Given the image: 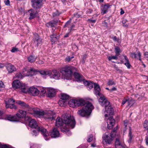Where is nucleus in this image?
Returning <instances> with one entry per match:
<instances>
[{"mask_svg": "<svg viewBox=\"0 0 148 148\" xmlns=\"http://www.w3.org/2000/svg\"><path fill=\"white\" fill-rule=\"evenodd\" d=\"M67 102V101L65 100H64L60 98V99L58 101V104L61 106H64Z\"/></svg>", "mask_w": 148, "mask_h": 148, "instance_id": "nucleus-27", "label": "nucleus"}, {"mask_svg": "<svg viewBox=\"0 0 148 148\" xmlns=\"http://www.w3.org/2000/svg\"><path fill=\"white\" fill-rule=\"evenodd\" d=\"M12 87L14 89L20 88L21 91L23 93H27L28 90L27 87L25 84L21 83L19 80H15L12 84Z\"/></svg>", "mask_w": 148, "mask_h": 148, "instance_id": "nucleus-8", "label": "nucleus"}, {"mask_svg": "<svg viewBox=\"0 0 148 148\" xmlns=\"http://www.w3.org/2000/svg\"><path fill=\"white\" fill-rule=\"evenodd\" d=\"M95 84V83H94L92 82H89L88 86L90 88H93V86H94V84Z\"/></svg>", "mask_w": 148, "mask_h": 148, "instance_id": "nucleus-46", "label": "nucleus"}, {"mask_svg": "<svg viewBox=\"0 0 148 148\" xmlns=\"http://www.w3.org/2000/svg\"><path fill=\"white\" fill-rule=\"evenodd\" d=\"M130 56L132 58H136V54L135 53L132 52L130 53Z\"/></svg>", "mask_w": 148, "mask_h": 148, "instance_id": "nucleus-45", "label": "nucleus"}, {"mask_svg": "<svg viewBox=\"0 0 148 148\" xmlns=\"http://www.w3.org/2000/svg\"><path fill=\"white\" fill-rule=\"evenodd\" d=\"M42 77L44 78H46L49 77L51 79H60V75H41Z\"/></svg>", "mask_w": 148, "mask_h": 148, "instance_id": "nucleus-19", "label": "nucleus"}, {"mask_svg": "<svg viewBox=\"0 0 148 148\" xmlns=\"http://www.w3.org/2000/svg\"><path fill=\"white\" fill-rule=\"evenodd\" d=\"M105 107L106 112L108 114H106L105 115L106 119L107 127L108 129L110 130L112 128L114 124L115 120L112 117H110L107 119V117H108V115H110L113 113V109L110 106H108V105Z\"/></svg>", "mask_w": 148, "mask_h": 148, "instance_id": "nucleus-4", "label": "nucleus"}, {"mask_svg": "<svg viewBox=\"0 0 148 148\" xmlns=\"http://www.w3.org/2000/svg\"><path fill=\"white\" fill-rule=\"evenodd\" d=\"M4 3L5 5L7 6H10V1L9 0H5L4 1Z\"/></svg>", "mask_w": 148, "mask_h": 148, "instance_id": "nucleus-55", "label": "nucleus"}, {"mask_svg": "<svg viewBox=\"0 0 148 148\" xmlns=\"http://www.w3.org/2000/svg\"><path fill=\"white\" fill-rule=\"evenodd\" d=\"M36 57L35 56L31 55L27 58V59L28 61L30 63H33L35 62L36 61Z\"/></svg>", "mask_w": 148, "mask_h": 148, "instance_id": "nucleus-26", "label": "nucleus"}, {"mask_svg": "<svg viewBox=\"0 0 148 148\" xmlns=\"http://www.w3.org/2000/svg\"><path fill=\"white\" fill-rule=\"evenodd\" d=\"M112 38L114 41H117V42H119V38H117L116 36H112Z\"/></svg>", "mask_w": 148, "mask_h": 148, "instance_id": "nucleus-53", "label": "nucleus"}, {"mask_svg": "<svg viewBox=\"0 0 148 148\" xmlns=\"http://www.w3.org/2000/svg\"><path fill=\"white\" fill-rule=\"evenodd\" d=\"M35 36V38L36 41H37L38 44L39 45L42 43V39L39 38V36L38 34H36Z\"/></svg>", "mask_w": 148, "mask_h": 148, "instance_id": "nucleus-30", "label": "nucleus"}, {"mask_svg": "<svg viewBox=\"0 0 148 148\" xmlns=\"http://www.w3.org/2000/svg\"><path fill=\"white\" fill-rule=\"evenodd\" d=\"M87 57V55H85L83 56L82 58V63L83 64H84L85 63V61L86 60V58Z\"/></svg>", "mask_w": 148, "mask_h": 148, "instance_id": "nucleus-51", "label": "nucleus"}, {"mask_svg": "<svg viewBox=\"0 0 148 148\" xmlns=\"http://www.w3.org/2000/svg\"><path fill=\"white\" fill-rule=\"evenodd\" d=\"M60 14V13L58 10H57L55 12L53 13V15L54 17L56 16H59Z\"/></svg>", "mask_w": 148, "mask_h": 148, "instance_id": "nucleus-42", "label": "nucleus"}, {"mask_svg": "<svg viewBox=\"0 0 148 148\" xmlns=\"http://www.w3.org/2000/svg\"><path fill=\"white\" fill-rule=\"evenodd\" d=\"M118 56L116 55L115 56H109L108 57V59L109 61H110L112 59H114L117 60L118 59V57H117Z\"/></svg>", "mask_w": 148, "mask_h": 148, "instance_id": "nucleus-36", "label": "nucleus"}, {"mask_svg": "<svg viewBox=\"0 0 148 148\" xmlns=\"http://www.w3.org/2000/svg\"><path fill=\"white\" fill-rule=\"evenodd\" d=\"M68 103L70 107L73 108L84 106L82 109L79 110L77 112L78 114L82 116L90 115L93 108V106L91 103L88 101L85 102V100L82 99H71L69 101Z\"/></svg>", "mask_w": 148, "mask_h": 148, "instance_id": "nucleus-2", "label": "nucleus"}, {"mask_svg": "<svg viewBox=\"0 0 148 148\" xmlns=\"http://www.w3.org/2000/svg\"><path fill=\"white\" fill-rule=\"evenodd\" d=\"M60 72L62 74L65 73L66 74H80L77 69L71 66H66L62 68Z\"/></svg>", "mask_w": 148, "mask_h": 148, "instance_id": "nucleus-6", "label": "nucleus"}, {"mask_svg": "<svg viewBox=\"0 0 148 148\" xmlns=\"http://www.w3.org/2000/svg\"><path fill=\"white\" fill-rule=\"evenodd\" d=\"M143 126L144 128H147L148 127V122L147 121L145 120V121L143 123Z\"/></svg>", "mask_w": 148, "mask_h": 148, "instance_id": "nucleus-47", "label": "nucleus"}, {"mask_svg": "<svg viewBox=\"0 0 148 148\" xmlns=\"http://www.w3.org/2000/svg\"><path fill=\"white\" fill-rule=\"evenodd\" d=\"M65 125L66 127H61V131L63 133H66L68 136L71 133L69 132L68 128H73L75 127V122L73 116H71L67 113L63 114L61 119L60 117H58L56 120V126L58 127Z\"/></svg>", "mask_w": 148, "mask_h": 148, "instance_id": "nucleus-1", "label": "nucleus"}, {"mask_svg": "<svg viewBox=\"0 0 148 148\" xmlns=\"http://www.w3.org/2000/svg\"><path fill=\"white\" fill-rule=\"evenodd\" d=\"M26 114L27 113L26 111L19 110L16 114V116L17 118L18 119V121H19L21 119H24L26 121L27 119H30V117L28 116H26Z\"/></svg>", "mask_w": 148, "mask_h": 148, "instance_id": "nucleus-10", "label": "nucleus"}, {"mask_svg": "<svg viewBox=\"0 0 148 148\" xmlns=\"http://www.w3.org/2000/svg\"><path fill=\"white\" fill-rule=\"evenodd\" d=\"M5 107L6 108H10L11 109L14 108L16 109V107L13 103H10V104H8L7 102L5 103Z\"/></svg>", "mask_w": 148, "mask_h": 148, "instance_id": "nucleus-28", "label": "nucleus"}, {"mask_svg": "<svg viewBox=\"0 0 148 148\" xmlns=\"http://www.w3.org/2000/svg\"><path fill=\"white\" fill-rule=\"evenodd\" d=\"M47 94L49 97H53L55 95V90L53 88H47Z\"/></svg>", "mask_w": 148, "mask_h": 148, "instance_id": "nucleus-23", "label": "nucleus"}, {"mask_svg": "<svg viewBox=\"0 0 148 148\" xmlns=\"http://www.w3.org/2000/svg\"><path fill=\"white\" fill-rule=\"evenodd\" d=\"M69 95L66 94L62 93L61 94V98L66 101L69 100Z\"/></svg>", "mask_w": 148, "mask_h": 148, "instance_id": "nucleus-31", "label": "nucleus"}, {"mask_svg": "<svg viewBox=\"0 0 148 148\" xmlns=\"http://www.w3.org/2000/svg\"><path fill=\"white\" fill-rule=\"evenodd\" d=\"M25 71H27L28 74H37L38 73L40 74H50L49 73H51L49 70L40 71L32 67H31L30 69H28L27 67L24 68L23 70V72H24Z\"/></svg>", "mask_w": 148, "mask_h": 148, "instance_id": "nucleus-7", "label": "nucleus"}, {"mask_svg": "<svg viewBox=\"0 0 148 148\" xmlns=\"http://www.w3.org/2000/svg\"><path fill=\"white\" fill-rule=\"evenodd\" d=\"M33 75H16L15 77H17L19 79H21L23 78V77L25 76H30L32 77Z\"/></svg>", "mask_w": 148, "mask_h": 148, "instance_id": "nucleus-29", "label": "nucleus"}, {"mask_svg": "<svg viewBox=\"0 0 148 148\" xmlns=\"http://www.w3.org/2000/svg\"><path fill=\"white\" fill-rule=\"evenodd\" d=\"M72 75H61V77L64 79L69 80L72 78ZM75 80L77 82H81L84 80L83 77L81 75H73Z\"/></svg>", "mask_w": 148, "mask_h": 148, "instance_id": "nucleus-9", "label": "nucleus"}, {"mask_svg": "<svg viewBox=\"0 0 148 148\" xmlns=\"http://www.w3.org/2000/svg\"><path fill=\"white\" fill-rule=\"evenodd\" d=\"M99 99V101L100 104L103 106L106 107L110 104L109 102L106 99L105 97L102 96V94Z\"/></svg>", "mask_w": 148, "mask_h": 148, "instance_id": "nucleus-14", "label": "nucleus"}, {"mask_svg": "<svg viewBox=\"0 0 148 148\" xmlns=\"http://www.w3.org/2000/svg\"><path fill=\"white\" fill-rule=\"evenodd\" d=\"M36 130H33L32 131V134L33 135H35L36 136L38 134L39 132H40V130H38V129H36Z\"/></svg>", "mask_w": 148, "mask_h": 148, "instance_id": "nucleus-37", "label": "nucleus"}, {"mask_svg": "<svg viewBox=\"0 0 148 148\" xmlns=\"http://www.w3.org/2000/svg\"><path fill=\"white\" fill-rule=\"evenodd\" d=\"M33 40L34 41V46L36 47H38L39 45L38 44L37 41H36L35 38H34Z\"/></svg>", "mask_w": 148, "mask_h": 148, "instance_id": "nucleus-50", "label": "nucleus"}, {"mask_svg": "<svg viewBox=\"0 0 148 148\" xmlns=\"http://www.w3.org/2000/svg\"><path fill=\"white\" fill-rule=\"evenodd\" d=\"M43 0H32V6L34 9H31L27 11V15L29 16V19L31 20L35 18L38 13L36 10L41 7V3Z\"/></svg>", "mask_w": 148, "mask_h": 148, "instance_id": "nucleus-3", "label": "nucleus"}, {"mask_svg": "<svg viewBox=\"0 0 148 148\" xmlns=\"http://www.w3.org/2000/svg\"><path fill=\"white\" fill-rule=\"evenodd\" d=\"M27 92L33 96H37L39 94V91L37 88L34 87H31L28 89Z\"/></svg>", "mask_w": 148, "mask_h": 148, "instance_id": "nucleus-15", "label": "nucleus"}, {"mask_svg": "<svg viewBox=\"0 0 148 148\" xmlns=\"http://www.w3.org/2000/svg\"><path fill=\"white\" fill-rule=\"evenodd\" d=\"M71 20L72 19L71 18H70L67 22H66L65 23V25L63 27L65 28L66 27H68L71 21Z\"/></svg>", "mask_w": 148, "mask_h": 148, "instance_id": "nucleus-40", "label": "nucleus"}, {"mask_svg": "<svg viewBox=\"0 0 148 148\" xmlns=\"http://www.w3.org/2000/svg\"><path fill=\"white\" fill-rule=\"evenodd\" d=\"M125 65L128 68H130V66H131L129 61L128 62H126L124 63Z\"/></svg>", "mask_w": 148, "mask_h": 148, "instance_id": "nucleus-54", "label": "nucleus"}, {"mask_svg": "<svg viewBox=\"0 0 148 148\" xmlns=\"http://www.w3.org/2000/svg\"><path fill=\"white\" fill-rule=\"evenodd\" d=\"M35 114H36L39 116H43L44 117V115L45 113V112H44V111H37L35 112Z\"/></svg>", "mask_w": 148, "mask_h": 148, "instance_id": "nucleus-32", "label": "nucleus"}, {"mask_svg": "<svg viewBox=\"0 0 148 148\" xmlns=\"http://www.w3.org/2000/svg\"><path fill=\"white\" fill-rule=\"evenodd\" d=\"M128 100L127 99H124L122 101L121 105H123L127 102H128Z\"/></svg>", "mask_w": 148, "mask_h": 148, "instance_id": "nucleus-56", "label": "nucleus"}, {"mask_svg": "<svg viewBox=\"0 0 148 148\" xmlns=\"http://www.w3.org/2000/svg\"><path fill=\"white\" fill-rule=\"evenodd\" d=\"M145 57L148 58V52H145Z\"/></svg>", "mask_w": 148, "mask_h": 148, "instance_id": "nucleus-64", "label": "nucleus"}, {"mask_svg": "<svg viewBox=\"0 0 148 148\" xmlns=\"http://www.w3.org/2000/svg\"><path fill=\"white\" fill-rule=\"evenodd\" d=\"M115 52L116 55L118 56L121 52V50L119 47L116 46L115 48Z\"/></svg>", "mask_w": 148, "mask_h": 148, "instance_id": "nucleus-34", "label": "nucleus"}, {"mask_svg": "<svg viewBox=\"0 0 148 148\" xmlns=\"http://www.w3.org/2000/svg\"><path fill=\"white\" fill-rule=\"evenodd\" d=\"M96 20H92L91 19H88L87 20L88 22L90 23H94L96 22Z\"/></svg>", "mask_w": 148, "mask_h": 148, "instance_id": "nucleus-49", "label": "nucleus"}, {"mask_svg": "<svg viewBox=\"0 0 148 148\" xmlns=\"http://www.w3.org/2000/svg\"><path fill=\"white\" fill-rule=\"evenodd\" d=\"M93 136L92 134H90L89 135L88 138V139H87V141L88 142H91L92 139H93Z\"/></svg>", "mask_w": 148, "mask_h": 148, "instance_id": "nucleus-43", "label": "nucleus"}, {"mask_svg": "<svg viewBox=\"0 0 148 148\" xmlns=\"http://www.w3.org/2000/svg\"><path fill=\"white\" fill-rule=\"evenodd\" d=\"M123 56L125 59L126 61V62H128V61H129V60H128L126 56L124 55Z\"/></svg>", "mask_w": 148, "mask_h": 148, "instance_id": "nucleus-63", "label": "nucleus"}, {"mask_svg": "<svg viewBox=\"0 0 148 148\" xmlns=\"http://www.w3.org/2000/svg\"><path fill=\"white\" fill-rule=\"evenodd\" d=\"M128 136L129 137V139L127 140L128 142L129 143H131L132 138L133 136L132 134V132L130 129V130Z\"/></svg>", "mask_w": 148, "mask_h": 148, "instance_id": "nucleus-33", "label": "nucleus"}, {"mask_svg": "<svg viewBox=\"0 0 148 148\" xmlns=\"http://www.w3.org/2000/svg\"><path fill=\"white\" fill-rule=\"evenodd\" d=\"M7 102L8 104H10V103H12L15 102V101L13 99H10L8 100V101Z\"/></svg>", "mask_w": 148, "mask_h": 148, "instance_id": "nucleus-48", "label": "nucleus"}, {"mask_svg": "<svg viewBox=\"0 0 148 148\" xmlns=\"http://www.w3.org/2000/svg\"><path fill=\"white\" fill-rule=\"evenodd\" d=\"M40 92L41 93H42L43 94H45L46 92V91L45 89H43L41 90Z\"/></svg>", "mask_w": 148, "mask_h": 148, "instance_id": "nucleus-62", "label": "nucleus"}, {"mask_svg": "<svg viewBox=\"0 0 148 148\" xmlns=\"http://www.w3.org/2000/svg\"><path fill=\"white\" fill-rule=\"evenodd\" d=\"M112 5H110L108 3H106L104 5L102 4L101 6V12L102 15L107 13L108 12V9L110 8Z\"/></svg>", "mask_w": 148, "mask_h": 148, "instance_id": "nucleus-16", "label": "nucleus"}, {"mask_svg": "<svg viewBox=\"0 0 148 148\" xmlns=\"http://www.w3.org/2000/svg\"><path fill=\"white\" fill-rule=\"evenodd\" d=\"M74 15L75 16H76V17L77 18H79L81 16L78 13H76L74 14Z\"/></svg>", "mask_w": 148, "mask_h": 148, "instance_id": "nucleus-61", "label": "nucleus"}, {"mask_svg": "<svg viewBox=\"0 0 148 148\" xmlns=\"http://www.w3.org/2000/svg\"><path fill=\"white\" fill-rule=\"evenodd\" d=\"M93 10H92L90 9H88L86 11V13L88 14H90L92 12Z\"/></svg>", "mask_w": 148, "mask_h": 148, "instance_id": "nucleus-58", "label": "nucleus"}, {"mask_svg": "<svg viewBox=\"0 0 148 148\" xmlns=\"http://www.w3.org/2000/svg\"><path fill=\"white\" fill-rule=\"evenodd\" d=\"M94 93L98 97L101 96V94L100 92L101 89L99 86L97 84H95L94 87Z\"/></svg>", "mask_w": 148, "mask_h": 148, "instance_id": "nucleus-18", "label": "nucleus"}, {"mask_svg": "<svg viewBox=\"0 0 148 148\" xmlns=\"http://www.w3.org/2000/svg\"><path fill=\"white\" fill-rule=\"evenodd\" d=\"M127 120H125L124 121V126L125 127V128H126L127 127Z\"/></svg>", "mask_w": 148, "mask_h": 148, "instance_id": "nucleus-60", "label": "nucleus"}, {"mask_svg": "<svg viewBox=\"0 0 148 148\" xmlns=\"http://www.w3.org/2000/svg\"><path fill=\"white\" fill-rule=\"evenodd\" d=\"M0 148H12V147L9 145H2L0 143Z\"/></svg>", "mask_w": 148, "mask_h": 148, "instance_id": "nucleus-38", "label": "nucleus"}, {"mask_svg": "<svg viewBox=\"0 0 148 148\" xmlns=\"http://www.w3.org/2000/svg\"><path fill=\"white\" fill-rule=\"evenodd\" d=\"M137 54H138V56L139 57V60L141 61V54L140 52V51H138L137 52Z\"/></svg>", "mask_w": 148, "mask_h": 148, "instance_id": "nucleus-59", "label": "nucleus"}, {"mask_svg": "<svg viewBox=\"0 0 148 148\" xmlns=\"http://www.w3.org/2000/svg\"><path fill=\"white\" fill-rule=\"evenodd\" d=\"M49 135L50 136H51V137L56 138L58 137H59L60 135V133L59 132V131L57 130V129L55 128H54L52 130H51L49 132V134H48V135H47V140H48L49 138H48V137Z\"/></svg>", "mask_w": 148, "mask_h": 148, "instance_id": "nucleus-13", "label": "nucleus"}, {"mask_svg": "<svg viewBox=\"0 0 148 148\" xmlns=\"http://www.w3.org/2000/svg\"><path fill=\"white\" fill-rule=\"evenodd\" d=\"M54 32L55 30L52 32V34L50 36L51 41L53 43L57 41L59 38V36L56 33H55Z\"/></svg>", "mask_w": 148, "mask_h": 148, "instance_id": "nucleus-17", "label": "nucleus"}, {"mask_svg": "<svg viewBox=\"0 0 148 148\" xmlns=\"http://www.w3.org/2000/svg\"><path fill=\"white\" fill-rule=\"evenodd\" d=\"M18 51V49L15 47H13L11 50V51L12 53L17 52Z\"/></svg>", "mask_w": 148, "mask_h": 148, "instance_id": "nucleus-52", "label": "nucleus"}, {"mask_svg": "<svg viewBox=\"0 0 148 148\" xmlns=\"http://www.w3.org/2000/svg\"><path fill=\"white\" fill-rule=\"evenodd\" d=\"M82 81L83 82L84 85L88 86V84L89 83V82H88L86 80H85L84 79Z\"/></svg>", "mask_w": 148, "mask_h": 148, "instance_id": "nucleus-57", "label": "nucleus"}, {"mask_svg": "<svg viewBox=\"0 0 148 148\" xmlns=\"http://www.w3.org/2000/svg\"><path fill=\"white\" fill-rule=\"evenodd\" d=\"M115 146L116 148H123L122 144L118 138L116 139Z\"/></svg>", "mask_w": 148, "mask_h": 148, "instance_id": "nucleus-25", "label": "nucleus"}, {"mask_svg": "<svg viewBox=\"0 0 148 148\" xmlns=\"http://www.w3.org/2000/svg\"><path fill=\"white\" fill-rule=\"evenodd\" d=\"M16 103L20 105L24 109H27L28 110H30L31 109L28 104L26 103L23 101L18 100L16 101Z\"/></svg>", "mask_w": 148, "mask_h": 148, "instance_id": "nucleus-20", "label": "nucleus"}, {"mask_svg": "<svg viewBox=\"0 0 148 148\" xmlns=\"http://www.w3.org/2000/svg\"><path fill=\"white\" fill-rule=\"evenodd\" d=\"M58 23L57 20H53L46 23V25L47 27H55L57 25Z\"/></svg>", "mask_w": 148, "mask_h": 148, "instance_id": "nucleus-22", "label": "nucleus"}, {"mask_svg": "<svg viewBox=\"0 0 148 148\" xmlns=\"http://www.w3.org/2000/svg\"><path fill=\"white\" fill-rule=\"evenodd\" d=\"M29 122V126L32 128L38 129V130L41 131V133L43 135L45 140H47V137L48 135V132L46 129L44 128L42 126L38 125L36 121L34 119H31L30 117V119H27V120Z\"/></svg>", "mask_w": 148, "mask_h": 148, "instance_id": "nucleus-5", "label": "nucleus"}, {"mask_svg": "<svg viewBox=\"0 0 148 148\" xmlns=\"http://www.w3.org/2000/svg\"><path fill=\"white\" fill-rule=\"evenodd\" d=\"M74 56L70 57L69 56H67L65 59V61L69 62L71 59L74 58Z\"/></svg>", "mask_w": 148, "mask_h": 148, "instance_id": "nucleus-41", "label": "nucleus"}, {"mask_svg": "<svg viewBox=\"0 0 148 148\" xmlns=\"http://www.w3.org/2000/svg\"><path fill=\"white\" fill-rule=\"evenodd\" d=\"M44 118L46 121H48L54 120L55 118V114L53 112L49 111L45 112Z\"/></svg>", "mask_w": 148, "mask_h": 148, "instance_id": "nucleus-12", "label": "nucleus"}, {"mask_svg": "<svg viewBox=\"0 0 148 148\" xmlns=\"http://www.w3.org/2000/svg\"><path fill=\"white\" fill-rule=\"evenodd\" d=\"M135 102L134 100H131L128 101V106L130 107L131 106H133L135 103Z\"/></svg>", "mask_w": 148, "mask_h": 148, "instance_id": "nucleus-35", "label": "nucleus"}, {"mask_svg": "<svg viewBox=\"0 0 148 148\" xmlns=\"http://www.w3.org/2000/svg\"><path fill=\"white\" fill-rule=\"evenodd\" d=\"M5 119L11 121H18V119L17 118L16 116L8 115L6 116Z\"/></svg>", "mask_w": 148, "mask_h": 148, "instance_id": "nucleus-24", "label": "nucleus"}, {"mask_svg": "<svg viewBox=\"0 0 148 148\" xmlns=\"http://www.w3.org/2000/svg\"><path fill=\"white\" fill-rule=\"evenodd\" d=\"M107 84L108 86H112L115 85V83L112 80H109L107 83Z\"/></svg>", "mask_w": 148, "mask_h": 148, "instance_id": "nucleus-39", "label": "nucleus"}, {"mask_svg": "<svg viewBox=\"0 0 148 148\" xmlns=\"http://www.w3.org/2000/svg\"><path fill=\"white\" fill-rule=\"evenodd\" d=\"M114 136L112 132L110 135L108 133H105L102 137L103 142L105 143L106 144H110L113 139Z\"/></svg>", "mask_w": 148, "mask_h": 148, "instance_id": "nucleus-11", "label": "nucleus"}, {"mask_svg": "<svg viewBox=\"0 0 148 148\" xmlns=\"http://www.w3.org/2000/svg\"><path fill=\"white\" fill-rule=\"evenodd\" d=\"M46 70H49L50 71L51 73H49V74H52V73H53L54 74H56V73H57V71L56 70H54L52 71L48 69H45L44 70H40V71H45Z\"/></svg>", "mask_w": 148, "mask_h": 148, "instance_id": "nucleus-44", "label": "nucleus"}, {"mask_svg": "<svg viewBox=\"0 0 148 148\" xmlns=\"http://www.w3.org/2000/svg\"><path fill=\"white\" fill-rule=\"evenodd\" d=\"M6 68L9 73H12L16 71V68L14 65H11L10 63H8V65L6 66Z\"/></svg>", "mask_w": 148, "mask_h": 148, "instance_id": "nucleus-21", "label": "nucleus"}]
</instances>
